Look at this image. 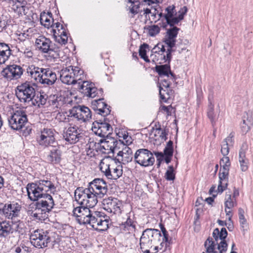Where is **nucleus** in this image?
I'll list each match as a JSON object with an SVG mask.
<instances>
[{
  "label": "nucleus",
  "mask_w": 253,
  "mask_h": 253,
  "mask_svg": "<svg viewBox=\"0 0 253 253\" xmlns=\"http://www.w3.org/2000/svg\"><path fill=\"white\" fill-rule=\"evenodd\" d=\"M108 191L107 182L102 178H95L88 183L87 187H78L74 192L75 200L80 206L94 207L98 198H102Z\"/></svg>",
  "instance_id": "nucleus-1"
},
{
  "label": "nucleus",
  "mask_w": 253,
  "mask_h": 253,
  "mask_svg": "<svg viewBox=\"0 0 253 253\" xmlns=\"http://www.w3.org/2000/svg\"><path fill=\"white\" fill-rule=\"evenodd\" d=\"M88 207L79 206L73 211V215L80 224H88L96 231H104L108 229L109 217L100 211L91 213Z\"/></svg>",
  "instance_id": "nucleus-2"
},
{
  "label": "nucleus",
  "mask_w": 253,
  "mask_h": 253,
  "mask_svg": "<svg viewBox=\"0 0 253 253\" xmlns=\"http://www.w3.org/2000/svg\"><path fill=\"white\" fill-rule=\"evenodd\" d=\"M139 244L142 246V248L154 247V251L157 253L159 250H164L163 248L165 243L163 242L162 235L159 230L147 228L142 232Z\"/></svg>",
  "instance_id": "nucleus-3"
},
{
  "label": "nucleus",
  "mask_w": 253,
  "mask_h": 253,
  "mask_svg": "<svg viewBox=\"0 0 253 253\" xmlns=\"http://www.w3.org/2000/svg\"><path fill=\"white\" fill-rule=\"evenodd\" d=\"M84 71L79 67L70 66L63 68L60 72V79L62 83L67 84L80 85L84 79Z\"/></svg>",
  "instance_id": "nucleus-4"
},
{
  "label": "nucleus",
  "mask_w": 253,
  "mask_h": 253,
  "mask_svg": "<svg viewBox=\"0 0 253 253\" xmlns=\"http://www.w3.org/2000/svg\"><path fill=\"white\" fill-rule=\"evenodd\" d=\"M99 168L101 172L108 179H117L123 174L122 167L116 166L114 161L109 157L105 158L101 161Z\"/></svg>",
  "instance_id": "nucleus-5"
},
{
  "label": "nucleus",
  "mask_w": 253,
  "mask_h": 253,
  "mask_svg": "<svg viewBox=\"0 0 253 253\" xmlns=\"http://www.w3.org/2000/svg\"><path fill=\"white\" fill-rule=\"evenodd\" d=\"M37 47L42 53H48L51 59H56L60 57V47L53 43L50 40L44 36H39L35 41Z\"/></svg>",
  "instance_id": "nucleus-6"
},
{
  "label": "nucleus",
  "mask_w": 253,
  "mask_h": 253,
  "mask_svg": "<svg viewBox=\"0 0 253 253\" xmlns=\"http://www.w3.org/2000/svg\"><path fill=\"white\" fill-rule=\"evenodd\" d=\"M42 198L35 203V209L32 212L34 218L41 220L45 217L46 213L49 212L54 205L53 199L50 195H45Z\"/></svg>",
  "instance_id": "nucleus-7"
},
{
  "label": "nucleus",
  "mask_w": 253,
  "mask_h": 253,
  "mask_svg": "<svg viewBox=\"0 0 253 253\" xmlns=\"http://www.w3.org/2000/svg\"><path fill=\"white\" fill-rule=\"evenodd\" d=\"M15 95L20 102L28 103L35 97L36 90L31 83L26 82L16 87Z\"/></svg>",
  "instance_id": "nucleus-8"
},
{
  "label": "nucleus",
  "mask_w": 253,
  "mask_h": 253,
  "mask_svg": "<svg viewBox=\"0 0 253 253\" xmlns=\"http://www.w3.org/2000/svg\"><path fill=\"white\" fill-rule=\"evenodd\" d=\"M48 230L38 229L31 233L30 242L36 248L41 249L47 247L51 242V234Z\"/></svg>",
  "instance_id": "nucleus-9"
},
{
  "label": "nucleus",
  "mask_w": 253,
  "mask_h": 253,
  "mask_svg": "<svg viewBox=\"0 0 253 253\" xmlns=\"http://www.w3.org/2000/svg\"><path fill=\"white\" fill-rule=\"evenodd\" d=\"M23 226V222L20 220L0 222V237L5 238L14 232L22 234Z\"/></svg>",
  "instance_id": "nucleus-10"
},
{
  "label": "nucleus",
  "mask_w": 253,
  "mask_h": 253,
  "mask_svg": "<svg viewBox=\"0 0 253 253\" xmlns=\"http://www.w3.org/2000/svg\"><path fill=\"white\" fill-rule=\"evenodd\" d=\"M68 115L70 120H77L80 123H84L91 118V112L89 108L84 105H78L69 110Z\"/></svg>",
  "instance_id": "nucleus-11"
},
{
  "label": "nucleus",
  "mask_w": 253,
  "mask_h": 253,
  "mask_svg": "<svg viewBox=\"0 0 253 253\" xmlns=\"http://www.w3.org/2000/svg\"><path fill=\"white\" fill-rule=\"evenodd\" d=\"M8 122L9 126L13 130L21 129L28 122L26 111L23 109L15 110L8 119Z\"/></svg>",
  "instance_id": "nucleus-12"
},
{
  "label": "nucleus",
  "mask_w": 253,
  "mask_h": 253,
  "mask_svg": "<svg viewBox=\"0 0 253 253\" xmlns=\"http://www.w3.org/2000/svg\"><path fill=\"white\" fill-rule=\"evenodd\" d=\"M134 161L141 166L148 167L153 165L155 159L153 154L147 149H139L134 155Z\"/></svg>",
  "instance_id": "nucleus-13"
},
{
  "label": "nucleus",
  "mask_w": 253,
  "mask_h": 253,
  "mask_svg": "<svg viewBox=\"0 0 253 253\" xmlns=\"http://www.w3.org/2000/svg\"><path fill=\"white\" fill-rule=\"evenodd\" d=\"M92 130L95 134L101 137H108L113 131L111 126L107 122V119L104 118V121H96L93 123Z\"/></svg>",
  "instance_id": "nucleus-14"
},
{
  "label": "nucleus",
  "mask_w": 253,
  "mask_h": 253,
  "mask_svg": "<svg viewBox=\"0 0 253 253\" xmlns=\"http://www.w3.org/2000/svg\"><path fill=\"white\" fill-rule=\"evenodd\" d=\"M55 131L51 128H44L38 138L39 144L43 147H52L57 144L55 139Z\"/></svg>",
  "instance_id": "nucleus-15"
},
{
  "label": "nucleus",
  "mask_w": 253,
  "mask_h": 253,
  "mask_svg": "<svg viewBox=\"0 0 253 253\" xmlns=\"http://www.w3.org/2000/svg\"><path fill=\"white\" fill-rule=\"evenodd\" d=\"M103 208L108 212L120 214L122 212V202L118 199L110 197L102 201Z\"/></svg>",
  "instance_id": "nucleus-16"
},
{
  "label": "nucleus",
  "mask_w": 253,
  "mask_h": 253,
  "mask_svg": "<svg viewBox=\"0 0 253 253\" xmlns=\"http://www.w3.org/2000/svg\"><path fill=\"white\" fill-rule=\"evenodd\" d=\"M24 69L21 66L12 64L3 69L1 75L7 80H17L21 78Z\"/></svg>",
  "instance_id": "nucleus-17"
},
{
  "label": "nucleus",
  "mask_w": 253,
  "mask_h": 253,
  "mask_svg": "<svg viewBox=\"0 0 253 253\" xmlns=\"http://www.w3.org/2000/svg\"><path fill=\"white\" fill-rule=\"evenodd\" d=\"M227 234V231L224 227H222L220 231L216 228L213 231L212 236L216 244L219 243L218 248L222 249V250H227L228 244L225 241Z\"/></svg>",
  "instance_id": "nucleus-18"
},
{
  "label": "nucleus",
  "mask_w": 253,
  "mask_h": 253,
  "mask_svg": "<svg viewBox=\"0 0 253 253\" xmlns=\"http://www.w3.org/2000/svg\"><path fill=\"white\" fill-rule=\"evenodd\" d=\"M42 77L39 84L44 86H49L54 84L57 80V76L55 72L49 68H44V71L41 74Z\"/></svg>",
  "instance_id": "nucleus-19"
},
{
  "label": "nucleus",
  "mask_w": 253,
  "mask_h": 253,
  "mask_svg": "<svg viewBox=\"0 0 253 253\" xmlns=\"http://www.w3.org/2000/svg\"><path fill=\"white\" fill-rule=\"evenodd\" d=\"M27 194L29 198L33 201H37L39 198H42L48 194H43L35 181L28 183L26 186Z\"/></svg>",
  "instance_id": "nucleus-20"
},
{
  "label": "nucleus",
  "mask_w": 253,
  "mask_h": 253,
  "mask_svg": "<svg viewBox=\"0 0 253 253\" xmlns=\"http://www.w3.org/2000/svg\"><path fill=\"white\" fill-rule=\"evenodd\" d=\"M101 143L100 151L105 154L114 153L115 149L117 148L119 142L115 138L107 137L106 139L100 140Z\"/></svg>",
  "instance_id": "nucleus-21"
},
{
  "label": "nucleus",
  "mask_w": 253,
  "mask_h": 253,
  "mask_svg": "<svg viewBox=\"0 0 253 253\" xmlns=\"http://www.w3.org/2000/svg\"><path fill=\"white\" fill-rule=\"evenodd\" d=\"M80 130L77 126H70L66 131H64L63 135L66 141L70 144H74L79 140L82 137L80 133Z\"/></svg>",
  "instance_id": "nucleus-22"
},
{
  "label": "nucleus",
  "mask_w": 253,
  "mask_h": 253,
  "mask_svg": "<svg viewBox=\"0 0 253 253\" xmlns=\"http://www.w3.org/2000/svg\"><path fill=\"white\" fill-rule=\"evenodd\" d=\"M62 154L60 145L56 144L51 147L50 152L46 156V160L50 164H58L61 161Z\"/></svg>",
  "instance_id": "nucleus-23"
},
{
  "label": "nucleus",
  "mask_w": 253,
  "mask_h": 253,
  "mask_svg": "<svg viewBox=\"0 0 253 253\" xmlns=\"http://www.w3.org/2000/svg\"><path fill=\"white\" fill-rule=\"evenodd\" d=\"M103 101V99L93 100L91 102V107L98 114L105 117L110 114L111 110L110 107Z\"/></svg>",
  "instance_id": "nucleus-24"
},
{
  "label": "nucleus",
  "mask_w": 253,
  "mask_h": 253,
  "mask_svg": "<svg viewBox=\"0 0 253 253\" xmlns=\"http://www.w3.org/2000/svg\"><path fill=\"white\" fill-rule=\"evenodd\" d=\"M180 29L177 27H173L167 30L164 42L168 46H174L176 42V38L177 36Z\"/></svg>",
  "instance_id": "nucleus-25"
},
{
  "label": "nucleus",
  "mask_w": 253,
  "mask_h": 253,
  "mask_svg": "<svg viewBox=\"0 0 253 253\" xmlns=\"http://www.w3.org/2000/svg\"><path fill=\"white\" fill-rule=\"evenodd\" d=\"M155 71L158 73L161 78H162L163 77L169 78L170 76V79L171 80L172 82H175L176 79L175 76L170 70L169 63H168V64L162 65H156L155 67Z\"/></svg>",
  "instance_id": "nucleus-26"
},
{
  "label": "nucleus",
  "mask_w": 253,
  "mask_h": 253,
  "mask_svg": "<svg viewBox=\"0 0 253 253\" xmlns=\"http://www.w3.org/2000/svg\"><path fill=\"white\" fill-rule=\"evenodd\" d=\"M229 169L223 168L220 169L219 172V182L217 187V191L219 193H221L227 188Z\"/></svg>",
  "instance_id": "nucleus-27"
},
{
  "label": "nucleus",
  "mask_w": 253,
  "mask_h": 253,
  "mask_svg": "<svg viewBox=\"0 0 253 253\" xmlns=\"http://www.w3.org/2000/svg\"><path fill=\"white\" fill-rule=\"evenodd\" d=\"M218 244H216L213 239L209 237L204 243L207 253H223L227 250H222V249L218 248Z\"/></svg>",
  "instance_id": "nucleus-28"
},
{
  "label": "nucleus",
  "mask_w": 253,
  "mask_h": 253,
  "mask_svg": "<svg viewBox=\"0 0 253 253\" xmlns=\"http://www.w3.org/2000/svg\"><path fill=\"white\" fill-rule=\"evenodd\" d=\"M43 71H44V68H40L34 65L29 66L27 69V72L29 76L37 84H39Z\"/></svg>",
  "instance_id": "nucleus-29"
},
{
  "label": "nucleus",
  "mask_w": 253,
  "mask_h": 253,
  "mask_svg": "<svg viewBox=\"0 0 253 253\" xmlns=\"http://www.w3.org/2000/svg\"><path fill=\"white\" fill-rule=\"evenodd\" d=\"M11 54V50L8 44L0 42V64L5 63Z\"/></svg>",
  "instance_id": "nucleus-30"
},
{
  "label": "nucleus",
  "mask_w": 253,
  "mask_h": 253,
  "mask_svg": "<svg viewBox=\"0 0 253 253\" xmlns=\"http://www.w3.org/2000/svg\"><path fill=\"white\" fill-rule=\"evenodd\" d=\"M117 156L121 157V160L124 164L131 162L134 158L132 151L128 146H125L122 151H120L118 153Z\"/></svg>",
  "instance_id": "nucleus-31"
},
{
  "label": "nucleus",
  "mask_w": 253,
  "mask_h": 253,
  "mask_svg": "<svg viewBox=\"0 0 253 253\" xmlns=\"http://www.w3.org/2000/svg\"><path fill=\"white\" fill-rule=\"evenodd\" d=\"M248 149V145L246 143H244L239 151V162L240 168L243 171H246L248 169V161L246 159V152Z\"/></svg>",
  "instance_id": "nucleus-32"
},
{
  "label": "nucleus",
  "mask_w": 253,
  "mask_h": 253,
  "mask_svg": "<svg viewBox=\"0 0 253 253\" xmlns=\"http://www.w3.org/2000/svg\"><path fill=\"white\" fill-rule=\"evenodd\" d=\"M43 194H47V192H54L56 187L51 181L48 180H39L36 181Z\"/></svg>",
  "instance_id": "nucleus-33"
},
{
  "label": "nucleus",
  "mask_w": 253,
  "mask_h": 253,
  "mask_svg": "<svg viewBox=\"0 0 253 253\" xmlns=\"http://www.w3.org/2000/svg\"><path fill=\"white\" fill-rule=\"evenodd\" d=\"M187 11V8L186 6L183 7L179 11L180 14L178 16H173L166 20L167 24L170 27H173L174 26L178 24V23L184 18V15Z\"/></svg>",
  "instance_id": "nucleus-34"
},
{
  "label": "nucleus",
  "mask_w": 253,
  "mask_h": 253,
  "mask_svg": "<svg viewBox=\"0 0 253 253\" xmlns=\"http://www.w3.org/2000/svg\"><path fill=\"white\" fill-rule=\"evenodd\" d=\"M40 22L42 25L47 28L51 27L52 24L54 22L52 13L51 12L46 13L45 12L41 13Z\"/></svg>",
  "instance_id": "nucleus-35"
},
{
  "label": "nucleus",
  "mask_w": 253,
  "mask_h": 253,
  "mask_svg": "<svg viewBox=\"0 0 253 253\" xmlns=\"http://www.w3.org/2000/svg\"><path fill=\"white\" fill-rule=\"evenodd\" d=\"M253 124V121L252 117L246 113L243 117V121L241 124V128L243 133H247L251 129Z\"/></svg>",
  "instance_id": "nucleus-36"
},
{
  "label": "nucleus",
  "mask_w": 253,
  "mask_h": 253,
  "mask_svg": "<svg viewBox=\"0 0 253 253\" xmlns=\"http://www.w3.org/2000/svg\"><path fill=\"white\" fill-rule=\"evenodd\" d=\"M53 37L55 41L61 45L67 43L68 36L65 30H62L61 32L59 31H55Z\"/></svg>",
  "instance_id": "nucleus-37"
},
{
  "label": "nucleus",
  "mask_w": 253,
  "mask_h": 253,
  "mask_svg": "<svg viewBox=\"0 0 253 253\" xmlns=\"http://www.w3.org/2000/svg\"><path fill=\"white\" fill-rule=\"evenodd\" d=\"M30 43V41L28 40H23L22 42L19 43L18 50L19 52L23 53L26 57L28 58H31L33 56V53L30 47H25L24 44H28Z\"/></svg>",
  "instance_id": "nucleus-38"
},
{
  "label": "nucleus",
  "mask_w": 253,
  "mask_h": 253,
  "mask_svg": "<svg viewBox=\"0 0 253 253\" xmlns=\"http://www.w3.org/2000/svg\"><path fill=\"white\" fill-rule=\"evenodd\" d=\"M237 202L231 200L230 197L224 201L225 212L227 216L232 217V208L236 207Z\"/></svg>",
  "instance_id": "nucleus-39"
},
{
  "label": "nucleus",
  "mask_w": 253,
  "mask_h": 253,
  "mask_svg": "<svg viewBox=\"0 0 253 253\" xmlns=\"http://www.w3.org/2000/svg\"><path fill=\"white\" fill-rule=\"evenodd\" d=\"M166 51V49L165 48L164 46L160 43L157 44L152 50V52L155 53V55L152 54L150 56L151 58H152L153 62H155V60L156 59L154 57L157 56L158 58L157 59V61H158L160 60L161 58V54L162 55H165L164 53Z\"/></svg>",
  "instance_id": "nucleus-40"
},
{
  "label": "nucleus",
  "mask_w": 253,
  "mask_h": 253,
  "mask_svg": "<svg viewBox=\"0 0 253 253\" xmlns=\"http://www.w3.org/2000/svg\"><path fill=\"white\" fill-rule=\"evenodd\" d=\"M47 100V96L46 94H42L41 93H36L32 102L33 105L40 106V105H44L45 104Z\"/></svg>",
  "instance_id": "nucleus-41"
},
{
  "label": "nucleus",
  "mask_w": 253,
  "mask_h": 253,
  "mask_svg": "<svg viewBox=\"0 0 253 253\" xmlns=\"http://www.w3.org/2000/svg\"><path fill=\"white\" fill-rule=\"evenodd\" d=\"M159 95L160 98L165 102H167L168 100L170 99L173 95V90L170 89V87L167 89V92L166 93L163 92L162 86H159Z\"/></svg>",
  "instance_id": "nucleus-42"
},
{
  "label": "nucleus",
  "mask_w": 253,
  "mask_h": 253,
  "mask_svg": "<svg viewBox=\"0 0 253 253\" xmlns=\"http://www.w3.org/2000/svg\"><path fill=\"white\" fill-rule=\"evenodd\" d=\"M169 48L167 49L166 51V55H162L161 54V58L160 59L159 64L168 62L169 63H170L171 59V53L174 50L172 49L174 46H168Z\"/></svg>",
  "instance_id": "nucleus-43"
},
{
  "label": "nucleus",
  "mask_w": 253,
  "mask_h": 253,
  "mask_svg": "<svg viewBox=\"0 0 253 253\" xmlns=\"http://www.w3.org/2000/svg\"><path fill=\"white\" fill-rule=\"evenodd\" d=\"M149 45L147 43H144L140 45L139 49V54L141 58H142L145 62H150V60L146 55V49L148 48Z\"/></svg>",
  "instance_id": "nucleus-44"
},
{
  "label": "nucleus",
  "mask_w": 253,
  "mask_h": 253,
  "mask_svg": "<svg viewBox=\"0 0 253 253\" xmlns=\"http://www.w3.org/2000/svg\"><path fill=\"white\" fill-rule=\"evenodd\" d=\"M11 209L10 212H11L12 219L18 217L19 215L20 211L21 210V206L18 203H10Z\"/></svg>",
  "instance_id": "nucleus-45"
},
{
  "label": "nucleus",
  "mask_w": 253,
  "mask_h": 253,
  "mask_svg": "<svg viewBox=\"0 0 253 253\" xmlns=\"http://www.w3.org/2000/svg\"><path fill=\"white\" fill-rule=\"evenodd\" d=\"M166 14H165L164 17L166 20H167L172 17L176 15V11L174 5H170L166 8Z\"/></svg>",
  "instance_id": "nucleus-46"
},
{
  "label": "nucleus",
  "mask_w": 253,
  "mask_h": 253,
  "mask_svg": "<svg viewBox=\"0 0 253 253\" xmlns=\"http://www.w3.org/2000/svg\"><path fill=\"white\" fill-rule=\"evenodd\" d=\"M10 209H11L10 204L4 205L2 209H0V214H3L8 218L12 219L11 212H10Z\"/></svg>",
  "instance_id": "nucleus-47"
},
{
  "label": "nucleus",
  "mask_w": 253,
  "mask_h": 253,
  "mask_svg": "<svg viewBox=\"0 0 253 253\" xmlns=\"http://www.w3.org/2000/svg\"><path fill=\"white\" fill-rule=\"evenodd\" d=\"M161 231L163 233V235H162V240H163V242L164 241V242L165 243V248L163 250V252H164L166 250L167 247L168 246V244H169L170 243V240H169V234H168V233L167 230L166 229V228L164 227V226L163 225H161Z\"/></svg>",
  "instance_id": "nucleus-48"
},
{
  "label": "nucleus",
  "mask_w": 253,
  "mask_h": 253,
  "mask_svg": "<svg viewBox=\"0 0 253 253\" xmlns=\"http://www.w3.org/2000/svg\"><path fill=\"white\" fill-rule=\"evenodd\" d=\"M148 30L149 36L154 37L159 34L160 32V28L157 25H153L149 26L147 28Z\"/></svg>",
  "instance_id": "nucleus-49"
},
{
  "label": "nucleus",
  "mask_w": 253,
  "mask_h": 253,
  "mask_svg": "<svg viewBox=\"0 0 253 253\" xmlns=\"http://www.w3.org/2000/svg\"><path fill=\"white\" fill-rule=\"evenodd\" d=\"M84 90V95L88 97L94 98L97 94V88L93 86V85L92 86H90L88 88H85Z\"/></svg>",
  "instance_id": "nucleus-50"
},
{
  "label": "nucleus",
  "mask_w": 253,
  "mask_h": 253,
  "mask_svg": "<svg viewBox=\"0 0 253 253\" xmlns=\"http://www.w3.org/2000/svg\"><path fill=\"white\" fill-rule=\"evenodd\" d=\"M124 227L130 232L135 230V225L134 224L133 221L129 218H127L126 221L123 224Z\"/></svg>",
  "instance_id": "nucleus-51"
},
{
  "label": "nucleus",
  "mask_w": 253,
  "mask_h": 253,
  "mask_svg": "<svg viewBox=\"0 0 253 253\" xmlns=\"http://www.w3.org/2000/svg\"><path fill=\"white\" fill-rule=\"evenodd\" d=\"M172 166L169 167V169L166 172L165 178L168 180H173L175 179V174Z\"/></svg>",
  "instance_id": "nucleus-52"
},
{
  "label": "nucleus",
  "mask_w": 253,
  "mask_h": 253,
  "mask_svg": "<svg viewBox=\"0 0 253 253\" xmlns=\"http://www.w3.org/2000/svg\"><path fill=\"white\" fill-rule=\"evenodd\" d=\"M214 106L213 105L211 104L209 105V110L208 111V116L209 118L211 120V123L212 124V126L214 125V124L215 123V120H214Z\"/></svg>",
  "instance_id": "nucleus-53"
},
{
  "label": "nucleus",
  "mask_w": 253,
  "mask_h": 253,
  "mask_svg": "<svg viewBox=\"0 0 253 253\" xmlns=\"http://www.w3.org/2000/svg\"><path fill=\"white\" fill-rule=\"evenodd\" d=\"M220 166L223 168L229 169L230 166V162L228 157H223L220 161Z\"/></svg>",
  "instance_id": "nucleus-54"
},
{
  "label": "nucleus",
  "mask_w": 253,
  "mask_h": 253,
  "mask_svg": "<svg viewBox=\"0 0 253 253\" xmlns=\"http://www.w3.org/2000/svg\"><path fill=\"white\" fill-rule=\"evenodd\" d=\"M239 196V191L238 189L235 187L234 188L233 195L231 194H226L225 201H227V199L230 197L231 200L237 201L236 198Z\"/></svg>",
  "instance_id": "nucleus-55"
},
{
  "label": "nucleus",
  "mask_w": 253,
  "mask_h": 253,
  "mask_svg": "<svg viewBox=\"0 0 253 253\" xmlns=\"http://www.w3.org/2000/svg\"><path fill=\"white\" fill-rule=\"evenodd\" d=\"M171 82L172 81L171 79H170V77L169 78H167V79H161V83L160 84L159 86H163L165 88L168 89L169 88Z\"/></svg>",
  "instance_id": "nucleus-56"
},
{
  "label": "nucleus",
  "mask_w": 253,
  "mask_h": 253,
  "mask_svg": "<svg viewBox=\"0 0 253 253\" xmlns=\"http://www.w3.org/2000/svg\"><path fill=\"white\" fill-rule=\"evenodd\" d=\"M51 27L52 28L53 36L55 31L56 32L57 31H59V32H61L62 30H65L63 28V25L58 22L56 23L53 22Z\"/></svg>",
  "instance_id": "nucleus-57"
},
{
  "label": "nucleus",
  "mask_w": 253,
  "mask_h": 253,
  "mask_svg": "<svg viewBox=\"0 0 253 253\" xmlns=\"http://www.w3.org/2000/svg\"><path fill=\"white\" fill-rule=\"evenodd\" d=\"M140 2L138 1V2H136L134 4H132L131 5V6L129 7V11L131 13L135 15L138 13L139 12V8Z\"/></svg>",
  "instance_id": "nucleus-58"
},
{
  "label": "nucleus",
  "mask_w": 253,
  "mask_h": 253,
  "mask_svg": "<svg viewBox=\"0 0 253 253\" xmlns=\"http://www.w3.org/2000/svg\"><path fill=\"white\" fill-rule=\"evenodd\" d=\"M229 146L227 143H225L223 142H222L221 153L224 156H227L229 152Z\"/></svg>",
  "instance_id": "nucleus-59"
},
{
  "label": "nucleus",
  "mask_w": 253,
  "mask_h": 253,
  "mask_svg": "<svg viewBox=\"0 0 253 253\" xmlns=\"http://www.w3.org/2000/svg\"><path fill=\"white\" fill-rule=\"evenodd\" d=\"M81 85H80V89L82 90V92L84 94L85 90L86 88H88L90 86H92L93 85L91 83H89L88 81H84V79L82 81L81 83Z\"/></svg>",
  "instance_id": "nucleus-60"
},
{
  "label": "nucleus",
  "mask_w": 253,
  "mask_h": 253,
  "mask_svg": "<svg viewBox=\"0 0 253 253\" xmlns=\"http://www.w3.org/2000/svg\"><path fill=\"white\" fill-rule=\"evenodd\" d=\"M48 102L50 105H55L57 107L58 103V96L56 95H50L48 98Z\"/></svg>",
  "instance_id": "nucleus-61"
},
{
  "label": "nucleus",
  "mask_w": 253,
  "mask_h": 253,
  "mask_svg": "<svg viewBox=\"0 0 253 253\" xmlns=\"http://www.w3.org/2000/svg\"><path fill=\"white\" fill-rule=\"evenodd\" d=\"M233 137L234 135L231 133L222 142L227 143L230 146H233L234 143Z\"/></svg>",
  "instance_id": "nucleus-62"
},
{
  "label": "nucleus",
  "mask_w": 253,
  "mask_h": 253,
  "mask_svg": "<svg viewBox=\"0 0 253 253\" xmlns=\"http://www.w3.org/2000/svg\"><path fill=\"white\" fill-rule=\"evenodd\" d=\"M173 153V149L166 147L164 150V155L172 156Z\"/></svg>",
  "instance_id": "nucleus-63"
},
{
  "label": "nucleus",
  "mask_w": 253,
  "mask_h": 253,
  "mask_svg": "<svg viewBox=\"0 0 253 253\" xmlns=\"http://www.w3.org/2000/svg\"><path fill=\"white\" fill-rule=\"evenodd\" d=\"M154 155L157 158L158 161H163L164 157V154L162 152H154Z\"/></svg>",
  "instance_id": "nucleus-64"
}]
</instances>
